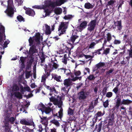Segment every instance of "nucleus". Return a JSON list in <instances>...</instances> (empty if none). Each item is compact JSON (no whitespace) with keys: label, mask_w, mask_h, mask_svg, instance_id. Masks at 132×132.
<instances>
[{"label":"nucleus","mask_w":132,"mask_h":132,"mask_svg":"<svg viewBox=\"0 0 132 132\" xmlns=\"http://www.w3.org/2000/svg\"><path fill=\"white\" fill-rule=\"evenodd\" d=\"M62 110L61 108L60 111L59 112L58 115L57 114V116H59L60 118H61L62 116Z\"/></svg>","instance_id":"obj_38"},{"label":"nucleus","mask_w":132,"mask_h":132,"mask_svg":"<svg viewBox=\"0 0 132 132\" xmlns=\"http://www.w3.org/2000/svg\"><path fill=\"white\" fill-rule=\"evenodd\" d=\"M74 74L76 76H79L81 74V72L79 71H75Z\"/></svg>","instance_id":"obj_47"},{"label":"nucleus","mask_w":132,"mask_h":132,"mask_svg":"<svg viewBox=\"0 0 132 132\" xmlns=\"http://www.w3.org/2000/svg\"><path fill=\"white\" fill-rule=\"evenodd\" d=\"M108 105L109 101L108 100H107L104 103L103 105L106 108V107L108 106Z\"/></svg>","instance_id":"obj_45"},{"label":"nucleus","mask_w":132,"mask_h":132,"mask_svg":"<svg viewBox=\"0 0 132 132\" xmlns=\"http://www.w3.org/2000/svg\"><path fill=\"white\" fill-rule=\"evenodd\" d=\"M120 41L119 40H115L114 42V43L116 44H120Z\"/></svg>","instance_id":"obj_56"},{"label":"nucleus","mask_w":132,"mask_h":132,"mask_svg":"<svg viewBox=\"0 0 132 132\" xmlns=\"http://www.w3.org/2000/svg\"><path fill=\"white\" fill-rule=\"evenodd\" d=\"M119 90L118 86H117L112 91L114 93L117 94Z\"/></svg>","instance_id":"obj_34"},{"label":"nucleus","mask_w":132,"mask_h":132,"mask_svg":"<svg viewBox=\"0 0 132 132\" xmlns=\"http://www.w3.org/2000/svg\"><path fill=\"white\" fill-rule=\"evenodd\" d=\"M68 22H61L59 26L58 31L59 34H64L68 28Z\"/></svg>","instance_id":"obj_5"},{"label":"nucleus","mask_w":132,"mask_h":132,"mask_svg":"<svg viewBox=\"0 0 132 132\" xmlns=\"http://www.w3.org/2000/svg\"><path fill=\"white\" fill-rule=\"evenodd\" d=\"M41 106H42V108H40V109L42 110V113H43V112L44 111L45 113L47 114L49 113L51 111V109L49 108H46L43 104L41 105Z\"/></svg>","instance_id":"obj_14"},{"label":"nucleus","mask_w":132,"mask_h":132,"mask_svg":"<svg viewBox=\"0 0 132 132\" xmlns=\"http://www.w3.org/2000/svg\"><path fill=\"white\" fill-rule=\"evenodd\" d=\"M97 23L95 20L91 21L88 25L87 30L88 31L91 32L93 31L95 28Z\"/></svg>","instance_id":"obj_7"},{"label":"nucleus","mask_w":132,"mask_h":132,"mask_svg":"<svg viewBox=\"0 0 132 132\" xmlns=\"http://www.w3.org/2000/svg\"><path fill=\"white\" fill-rule=\"evenodd\" d=\"M13 3L12 0H8L7 8L4 12L8 16L10 17L13 16L14 13Z\"/></svg>","instance_id":"obj_4"},{"label":"nucleus","mask_w":132,"mask_h":132,"mask_svg":"<svg viewBox=\"0 0 132 132\" xmlns=\"http://www.w3.org/2000/svg\"><path fill=\"white\" fill-rule=\"evenodd\" d=\"M95 77L92 75H90L88 77V79L90 80H93L95 79Z\"/></svg>","instance_id":"obj_51"},{"label":"nucleus","mask_w":132,"mask_h":132,"mask_svg":"<svg viewBox=\"0 0 132 132\" xmlns=\"http://www.w3.org/2000/svg\"><path fill=\"white\" fill-rule=\"evenodd\" d=\"M52 77L53 78L57 81L60 82L62 81L60 76H58L56 74H54L52 75Z\"/></svg>","instance_id":"obj_17"},{"label":"nucleus","mask_w":132,"mask_h":132,"mask_svg":"<svg viewBox=\"0 0 132 132\" xmlns=\"http://www.w3.org/2000/svg\"><path fill=\"white\" fill-rule=\"evenodd\" d=\"M50 100L53 102L55 105H57L59 108H60L61 106L62 102L60 97L57 96V98L52 96L50 98Z\"/></svg>","instance_id":"obj_6"},{"label":"nucleus","mask_w":132,"mask_h":132,"mask_svg":"<svg viewBox=\"0 0 132 132\" xmlns=\"http://www.w3.org/2000/svg\"><path fill=\"white\" fill-rule=\"evenodd\" d=\"M102 50V49H100L98 50H97L95 51V52L93 53L94 54H95V55L97 54H101V53L100 52V51Z\"/></svg>","instance_id":"obj_43"},{"label":"nucleus","mask_w":132,"mask_h":132,"mask_svg":"<svg viewBox=\"0 0 132 132\" xmlns=\"http://www.w3.org/2000/svg\"><path fill=\"white\" fill-rule=\"evenodd\" d=\"M96 43L94 42H92L90 44L88 45L87 47L88 50L89 49H93L94 48V46L96 45Z\"/></svg>","instance_id":"obj_28"},{"label":"nucleus","mask_w":132,"mask_h":132,"mask_svg":"<svg viewBox=\"0 0 132 132\" xmlns=\"http://www.w3.org/2000/svg\"><path fill=\"white\" fill-rule=\"evenodd\" d=\"M64 72V73H65L67 75H68L71 73L69 69H65Z\"/></svg>","instance_id":"obj_50"},{"label":"nucleus","mask_w":132,"mask_h":132,"mask_svg":"<svg viewBox=\"0 0 132 132\" xmlns=\"http://www.w3.org/2000/svg\"><path fill=\"white\" fill-rule=\"evenodd\" d=\"M78 37V36L77 35H72L71 37L70 38V41L73 43L76 39H77Z\"/></svg>","instance_id":"obj_31"},{"label":"nucleus","mask_w":132,"mask_h":132,"mask_svg":"<svg viewBox=\"0 0 132 132\" xmlns=\"http://www.w3.org/2000/svg\"><path fill=\"white\" fill-rule=\"evenodd\" d=\"M26 13L29 15L34 16L35 14V12L32 10L29 9L26 11Z\"/></svg>","instance_id":"obj_18"},{"label":"nucleus","mask_w":132,"mask_h":132,"mask_svg":"<svg viewBox=\"0 0 132 132\" xmlns=\"http://www.w3.org/2000/svg\"><path fill=\"white\" fill-rule=\"evenodd\" d=\"M53 64L52 69H57L59 67V65L57 63V62L56 60L52 62Z\"/></svg>","instance_id":"obj_26"},{"label":"nucleus","mask_w":132,"mask_h":132,"mask_svg":"<svg viewBox=\"0 0 132 132\" xmlns=\"http://www.w3.org/2000/svg\"><path fill=\"white\" fill-rule=\"evenodd\" d=\"M45 87L47 89L50 90V93L49 94V95L50 96L52 95L53 94H54V95L56 96L58 93V91L56 90L54 87H50L49 86L46 85Z\"/></svg>","instance_id":"obj_9"},{"label":"nucleus","mask_w":132,"mask_h":132,"mask_svg":"<svg viewBox=\"0 0 132 132\" xmlns=\"http://www.w3.org/2000/svg\"><path fill=\"white\" fill-rule=\"evenodd\" d=\"M51 123H53L57 127H59L60 126V123L59 122L55 119H53L51 121Z\"/></svg>","instance_id":"obj_29"},{"label":"nucleus","mask_w":132,"mask_h":132,"mask_svg":"<svg viewBox=\"0 0 132 132\" xmlns=\"http://www.w3.org/2000/svg\"><path fill=\"white\" fill-rule=\"evenodd\" d=\"M33 95L32 93H30L27 96V98H29L32 96Z\"/></svg>","instance_id":"obj_63"},{"label":"nucleus","mask_w":132,"mask_h":132,"mask_svg":"<svg viewBox=\"0 0 132 132\" xmlns=\"http://www.w3.org/2000/svg\"><path fill=\"white\" fill-rule=\"evenodd\" d=\"M132 102V101H131L128 99H123L121 102V104L125 105H128Z\"/></svg>","instance_id":"obj_19"},{"label":"nucleus","mask_w":132,"mask_h":132,"mask_svg":"<svg viewBox=\"0 0 132 132\" xmlns=\"http://www.w3.org/2000/svg\"><path fill=\"white\" fill-rule=\"evenodd\" d=\"M42 37L39 33L36 34L35 36L32 38L30 37L29 40V45L31 46L29 54L30 56L32 57L33 54L38 52V50L40 47V43L42 40Z\"/></svg>","instance_id":"obj_1"},{"label":"nucleus","mask_w":132,"mask_h":132,"mask_svg":"<svg viewBox=\"0 0 132 132\" xmlns=\"http://www.w3.org/2000/svg\"><path fill=\"white\" fill-rule=\"evenodd\" d=\"M10 41L9 40H7L5 41L4 44L3 48H6L7 47V45L9 43Z\"/></svg>","instance_id":"obj_42"},{"label":"nucleus","mask_w":132,"mask_h":132,"mask_svg":"<svg viewBox=\"0 0 132 132\" xmlns=\"http://www.w3.org/2000/svg\"><path fill=\"white\" fill-rule=\"evenodd\" d=\"M17 2L18 5H20L22 3V1L21 0H15Z\"/></svg>","instance_id":"obj_58"},{"label":"nucleus","mask_w":132,"mask_h":132,"mask_svg":"<svg viewBox=\"0 0 132 132\" xmlns=\"http://www.w3.org/2000/svg\"><path fill=\"white\" fill-rule=\"evenodd\" d=\"M114 29L115 30L120 31L122 28L121 23L120 21H117L114 22Z\"/></svg>","instance_id":"obj_12"},{"label":"nucleus","mask_w":132,"mask_h":132,"mask_svg":"<svg viewBox=\"0 0 132 132\" xmlns=\"http://www.w3.org/2000/svg\"><path fill=\"white\" fill-rule=\"evenodd\" d=\"M107 39L108 42H109L111 39V35L110 33H108L107 35Z\"/></svg>","instance_id":"obj_40"},{"label":"nucleus","mask_w":132,"mask_h":132,"mask_svg":"<svg viewBox=\"0 0 132 132\" xmlns=\"http://www.w3.org/2000/svg\"><path fill=\"white\" fill-rule=\"evenodd\" d=\"M63 84L67 87L69 86L72 85V80L69 79H66L64 80Z\"/></svg>","instance_id":"obj_15"},{"label":"nucleus","mask_w":132,"mask_h":132,"mask_svg":"<svg viewBox=\"0 0 132 132\" xmlns=\"http://www.w3.org/2000/svg\"><path fill=\"white\" fill-rule=\"evenodd\" d=\"M110 49L109 48H106L104 50L103 54H105L106 55L109 53Z\"/></svg>","instance_id":"obj_37"},{"label":"nucleus","mask_w":132,"mask_h":132,"mask_svg":"<svg viewBox=\"0 0 132 132\" xmlns=\"http://www.w3.org/2000/svg\"><path fill=\"white\" fill-rule=\"evenodd\" d=\"M20 122L22 124L28 125H33L34 127H35V125L34 122L32 121H29L28 120L26 119H21Z\"/></svg>","instance_id":"obj_10"},{"label":"nucleus","mask_w":132,"mask_h":132,"mask_svg":"<svg viewBox=\"0 0 132 132\" xmlns=\"http://www.w3.org/2000/svg\"><path fill=\"white\" fill-rule=\"evenodd\" d=\"M62 126L64 132H67L68 131V127L66 125H63Z\"/></svg>","instance_id":"obj_35"},{"label":"nucleus","mask_w":132,"mask_h":132,"mask_svg":"<svg viewBox=\"0 0 132 132\" xmlns=\"http://www.w3.org/2000/svg\"><path fill=\"white\" fill-rule=\"evenodd\" d=\"M62 61L65 64H66L67 63V60H66V59L65 58L62 59Z\"/></svg>","instance_id":"obj_61"},{"label":"nucleus","mask_w":132,"mask_h":132,"mask_svg":"<svg viewBox=\"0 0 132 132\" xmlns=\"http://www.w3.org/2000/svg\"><path fill=\"white\" fill-rule=\"evenodd\" d=\"M72 16L71 15H68L65 16L64 17V18L66 20H68L72 18Z\"/></svg>","instance_id":"obj_48"},{"label":"nucleus","mask_w":132,"mask_h":132,"mask_svg":"<svg viewBox=\"0 0 132 132\" xmlns=\"http://www.w3.org/2000/svg\"><path fill=\"white\" fill-rule=\"evenodd\" d=\"M66 0H56L55 2H51V1L46 0L45 1L44 5L41 6L35 5L33 6L32 7L38 9H45L47 7H54L56 6H60L65 2Z\"/></svg>","instance_id":"obj_2"},{"label":"nucleus","mask_w":132,"mask_h":132,"mask_svg":"<svg viewBox=\"0 0 132 132\" xmlns=\"http://www.w3.org/2000/svg\"><path fill=\"white\" fill-rule=\"evenodd\" d=\"M85 57L86 58V59H88L90 58H92V56L90 55H84Z\"/></svg>","instance_id":"obj_60"},{"label":"nucleus","mask_w":132,"mask_h":132,"mask_svg":"<svg viewBox=\"0 0 132 132\" xmlns=\"http://www.w3.org/2000/svg\"><path fill=\"white\" fill-rule=\"evenodd\" d=\"M121 101V99L120 98H118L117 99L116 102V105L114 107L115 109H118L120 106Z\"/></svg>","instance_id":"obj_20"},{"label":"nucleus","mask_w":132,"mask_h":132,"mask_svg":"<svg viewBox=\"0 0 132 132\" xmlns=\"http://www.w3.org/2000/svg\"><path fill=\"white\" fill-rule=\"evenodd\" d=\"M73 112L72 110L69 108L68 111V114L71 115L73 114Z\"/></svg>","instance_id":"obj_52"},{"label":"nucleus","mask_w":132,"mask_h":132,"mask_svg":"<svg viewBox=\"0 0 132 132\" xmlns=\"http://www.w3.org/2000/svg\"><path fill=\"white\" fill-rule=\"evenodd\" d=\"M65 69L63 68H60L59 69L58 71L61 73H64Z\"/></svg>","instance_id":"obj_46"},{"label":"nucleus","mask_w":132,"mask_h":132,"mask_svg":"<svg viewBox=\"0 0 132 132\" xmlns=\"http://www.w3.org/2000/svg\"><path fill=\"white\" fill-rule=\"evenodd\" d=\"M81 77H76L74 78H72V80L73 81H75L76 80L79 79V80H80L81 79Z\"/></svg>","instance_id":"obj_49"},{"label":"nucleus","mask_w":132,"mask_h":132,"mask_svg":"<svg viewBox=\"0 0 132 132\" xmlns=\"http://www.w3.org/2000/svg\"><path fill=\"white\" fill-rule=\"evenodd\" d=\"M101 127L100 126H99L98 127L97 130V132H100L101 130Z\"/></svg>","instance_id":"obj_62"},{"label":"nucleus","mask_w":132,"mask_h":132,"mask_svg":"<svg viewBox=\"0 0 132 132\" xmlns=\"http://www.w3.org/2000/svg\"><path fill=\"white\" fill-rule=\"evenodd\" d=\"M54 12L57 14H60L62 12V10L60 7L56 8L54 10Z\"/></svg>","instance_id":"obj_22"},{"label":"nucleus","mask_w":132,"mask_h":132,"mask_svg":"<svg viewBox=\"0 0 132 132\" xmlns=\"http://www.w3.org/2000/svg\"><path fill=\"white\" fill-rule=\"evenodd\" d=\"M0 45L2 43V37L4 34L5 30L4 27L1 25H0Z\"/></svg>","instance_id":"obj_13"},{"label":"nucleus","mask_w":132,"mask_h":132,"mask_svg":"<svg viewBox=\"0 0 132 132\" xmlns=\"http://www.w3.org/2000/svg\"><path fill=\"white\" fill-rule=\"evenodd\" d=\"M85 7L87 9H91L94 6L89 3H85Z\"/></svg>","instance_id":"obj_27"},{"label":"nucleus","mask_w":132,"mask_h":132,"mask_svg":"<svg viewBox=\"0 0 132 132\" xmlns=\"http://www.w3.org/2000/svg\"><path fill=\"white\" fill-rule=\"evenodd\" d=\"M88 93L85 90H83L78 94V97L80 100L85 99L88 95Z\"/></svg>","instance_id":"obj_8"},{"label":"nucleus","mask_w":132,"mask_h":132,"mask_svg":"<svg viewBox=\"0 0 132 132\" xmlns=\"http://www.w3.org/2000/svg\"><path fill=\"white\" fill-rule=\"evenodd\" d=\"M12 109L10 108V109L7 111V112H6V114H9L10 113H12Z\"/></svg>","instance_id":"obj_57"},{"label":"nucleus","mask_w":132,"mask_h":132,"mask_svg":"<svg viewBox=\"0 0 132 132\" xmlns=\"http://www.w3.org/2000/svg\"><path fill=\"white\" fill-rule=\"evenodd\" d=\"M127 54L129 55L126 57L128 61L129 60L130 58L132 57V48H131L129 50H127Z\"/></svg>","instance_id":"obj_21"},{"label":"nucleus","mask_w":132,"mask_h":132,"mask_svg":"<svg viewBox=\"0 0 132 132\" xmlns=\"http://www.w3.org/2000/svg\"><path fill=\"white\" fill-rule=\"evenodd\" d=\"M15 120L14 118L12 117L10 118L9 119L10 121L12 123H13Z\"/></svg>","instance_id":"obj_55"},{"label":"nucleus","mask_w":132,"mask_h":132,"mask_svg":"<svg viewBox=\"0 0 132 132\" xmlns=\"http://www.w3.org/2000/svg\"><path fill=\"white\" fill-rule=\"evenodd\" d=\"M113 70H114L113 69H111L108 70V71H107L106 72V75L108 76H109L113 72Z\"/></svg>","instance_id":"obj_33"},{"label":"nucleus","mask_w":132,"mask_h":132,"mask_svg":"<svg viewBox=\"0 0 132 132\" xmlns=\"http://www.w3.org/2000/svg\"><path fill=\"white\" fill-rule=\"evenodd\" d=\"M24 92L23 87L22 86H20L19 87L17 85H15L12 87L10 96L12 97L14 95L17 98H22V94H23Z\"/></svg>","instance_id":"obj_3"},{"label":"nucleus","mask_w":132,"mask_h":132,"mask_svg":"<svg viewBox=\"0 0 132 132\" xmlns=\"http://www.w3.org/2000/svg\"><path fill=\"white\" fill-rule=\"evenodd\" d=\"M87 24V22L85 21L82 22L81 24L76 27V30L78 31H81L84 29L85 28Z\"/></svg>","instance_id":"obj_11"},{"label":"nucleus","mask_w":132,"mask_h":132,"mask_svg":"<svg viewBox=\"0 0 132 132\" xmlns=\"http://www.w3.org/2000/svg\"><path fill=\"white\" fill-rule=\"evenodd\" d=\"M51 13V11L48 10H45V12H44V14L43 15V16H41V18L45 17L47 15H48Z\"/></svg>","instance_id":"obj_23"},{"label":"nucleus","mask_w":132,"mask_h":132,"mask_svg":"<svg viewBox=\"0 0 132 132\" xmlns=\"http://www.w3.org/2000/svg\"><path fill=\"white\" fill-rule=\"evenodd\" d=\"M115 2L113 0H110L108 2V5H113Z\"/></svg>","instance_id":"obj_53"},{"label":"nucleus","mask_w":132,"mask_h":132,"mask_svg":"<svg viewBox=\"0 0 132 132\" xmlns=\"http://www.w3.org/2000/svg\"><path fill=\"white\" fill-rule=\"evenodd\" d=\"M17 19L20 22H21L22 21H23V18L21 16H18L17 17Z\"/></svg>","instance_id":"obj_41"},{"label":"nucleus","mask_w":132,"mask_h":132,"mask_svg":"<svg viewBox=\"0 0 132 132\" xmlns=\"http://www.w3.org/2000/svg\"><path fill=\"white\" fill-rule=\"evenodd\" d=\"M50 132H56V129L54 128L51 129Z\"/></svg>","instance_id":"obj_64"},{"label":"nucleus","mask_w":132,"mask_h":132,"mask_svg":"<svg viewBox=\"0 0 132 132\" xmlns=\"http://www.w3.org/2000/svg\"><path fill=\"white\" fill-rule=\"evenodd\" d=\"M41 119V122L43 124L45 125L47 123V120L46 117H40Z\"/></svg>","instance_id":"obj_24"},{"label":"nucleus","mask_w":132,"mask_h":132,"mask_svg":"<svg viewBox=\"0 0 132 132\" xmlns=\"http://www.w3.org/2000/svg\"><path fill=\"white\" fill-rule=\"evenodd\" d=\"M46 75H44L42 77L41 82H45L46 80Z\"/></svg>","instance_id":"obj_44"},{"label":"nucleus","mask_w":132,"mask_h":132,"mask_svg":"<svg viewBox=\"0 0 132 132\" xmlns=\"http://www.w3.org/2000/svg\"><path fill=\"white\" fill-rule=\"evenodd\" d=\"M104 65L105 64L104 63L102 62L99 63L96 65V67L97 68L96 69H97L101 67H103Z\"/></svg>","instance_id":"obj_32"},{"label":"nucleus","mask_w":132,"mask_h":132,"mask_svg":"<svg viewBox=\"0 0 132 132\" xmlns=\"http://www.w3.org/2000/svg\"><path fill=\"white\" fill-rule=\"evenodd\" d=\"M113 94L112 92H109L107 93L106 96L108 98H110L111 97L112 95Z\"/></svg>","instance_id":"obj_39"},{"label":"nucleus","mask_w":132,"mask_h":132,"mask_svg":"<svg viewBox=\"0 0 132 132\" xmlns=\"http://www.w3.org/2000/svg\"><path fill=\"white\" fill-rule=\"evenodd\" d=\"M31 75L30 71H27L26 73V77L27 79L29 78Z\"/></svg>","instance_id":"obj_36"},{"label":"nucleus","mask_w":132,"mask_h":132,"mask_svg":"<svg viewBox=\"0 0 132 132\" xmlns=\"http://www.w3.org/2000/svg\"><path fill=\"white\" fill-rule=\"evenodd\" d=\"M25 90L26 91H29L30 90V88L29 87H24V88H23V90L24 92L25 90Z\"/></svg>","instance_id":"obj_54"},{"label":"nucleus","mask_w":132,"mask_h":132,"mask_svg":"<svg viewBox=\"0 0 132 132\" xmlns=\"http://www.w3.org/2000/svg\"><path fill=\"white\" fill-rule=\"evenodd\" d=\"M45 33L47 35L50 34L51 32L50 26L47 24H45Z\"/></svg>","instance_id":"obj_16"},{"label":"nucleus","mask_w":132,"mask_h":132,"mask_svg":"<svg viewBox=\"0 0 132 132\" xmlns=\"http://www.w3.org/2000/svg\"><path fill=\"white\" fill-rule=\"evenodd\" d=\"M26 58L23 57H21L20 58V60L19 61L20 63H21V65L22 68H23L24 67V63L25 60Z\"/></svg>","instance_id":"obj_30"},{"label":"nucleus","mask_w":132,"mask_h":132,"mask_svg":"<svg viewBox=\"0 0 132 132\" xmlns=\"http://www.w3.org/2000/svg\"><path fill=\"white\" fill-rule=\"evenodd\" d=\"M104 113H102L101 111L98 112L95 116V118L97 120L99 117L102 116L104 114Z\"/></svg>","instance_id":"obj_25"},{"label":"nucleus","mask_w":132,"mask_h":132,"mask_svg":"<svg viewBox=\"0 0 132 132\" xmlns=\"http://www.w3.org/2000/svg\"><path fill=\"white\" fill-rule=\"evenodd\" d=\"M39 128V130H38L39 132H42V131L43 130L42 128V127L41 125H39L38 126Z\"/></svg>","instance_id":"obj_59"}]
</instances>
